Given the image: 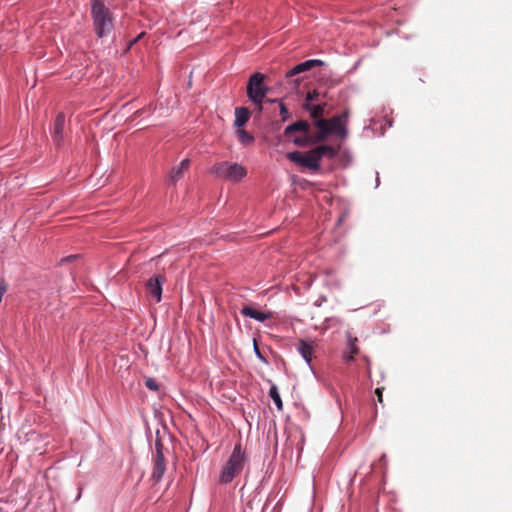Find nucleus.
I'll return each instance as SVG.
<instances>
[{"label":"nucleus","instance_id":"423d86ee","mask_svg":"<svg viewBox=\"0 0 512 512\" xmlns=\"http://www.w3.org/2000/svg\"><path fill=\"white\" fill-rule=\"evenodd\" d=\"M164 282L165 277L163 275L157 274L150 277L146 283V288L148 292L151 294L153 298H155L157 302H160L162 299Z\"/></svg>","mask_w":512,"mask_h":512},{"label":"nucleus","instance_id":"393cba45","mask_svg":"<svg viewBox=\"0 0 512 512\" xmlns=\"http://www.w3.org/2000/svg\"><path fill=\"white\" fill-rule=\"evenodd\" d=\"M279 113H280L282 122H286L290 117L288 109H287L286 105L283 103V101H279Z\"/></svg>","mask_w":512,"mask_h":512},{"label":"nucleus","instance_id":"aec40b11","mask_svg":"<svg viewBox=\"0 0 512 512\" xmlns=\"http://www.w3.org/2000/svg\"><path fill=\"white\" fill-rule=\"evenodd\" d=\"M269 396L273 400L274 405L278 410H282L283 408V402L278 390V387L275 384H271L269 389Z\"/></svg>","mask_w":512,"mask_h":512},{"label":"nucleus","instance_id":"6e6552de","mask_svg":"<svg viewBox=\"0 0 512 512\" xmlns=\"http://www.w3.org/2000/svg\"><path fill=\"white\" fill-rule=\"evenodd\" d=\"M247 462V456L241 444H236L226 463L242 472Z\"/></svg>","mask_w":512,"mask_h":512},{"label":"nucleus","instance_id":"473e14b6","mask_svg":"<svg viewBox=\"0 0 512 512\" xmlns=\"http://www.w3.org/2000/svg\"><path fill=\"white\" fill-rule=\"evenodd\" d=\"M256 110L258 111V113H261L262 110H263V103L259 104V105H254Z\"/></svg>","mask_w":512,"mask_h":512},{"label":"nucleus","instance_id":"6ab92c4d","mask_svg":"<svg viewBox=\"0 0 512 512\" xmlns=\"http://www.w3.org/2000/svg\"><path fill=\"white\" fill-rule=\"evenodd\" d=\"M357 342H358L357 338L351 337L350 335L348 336L347 348L349 350V354H344V359L347 362L353 361L354 360L353 356L358 353V348H357V345H356Z\"/></svg>","mask_w":512,"mask_h":512},{"label":"nucleus","instance_id":"f03ea898","mask_svg":"<svg viewBox=\"0 0 512 512\" xmlns=\"http://www.w3.org/2000/svg\"><path fill=\"white\" fill-rule=\"evenodd\" d=\"M210 173L219 179L237 183L247 176V169L239 163L221 161L211 167Z\"/></svg>","mask_w":512,"mask_h":512},{"label":"nucleus","instance_id":"a211bd4d","mask_svg":"<svg viewBox=\"0 0 512 512\" xmlns=\"http://www.w3.org/2000/svg\"><path fill=\"white\" fill-rule=\"evenodd\" d=\"M312 153L316 154L319 161H321L323 157H327L329 159L334 158L337 154V151L330 145H319L312 149Z\"/></svg>","mask_w":512,"mask_h":512},{"label":"nucleus","instance_id":"4468645a","mask_svg":"<svg viewBox=\"0 0 512 512\" xmlns=\"http://www.w3.org/2000/svg\"><path fill=\"white\" fill-rule=\"evenodd\" d=\"M235 121L234 127L242 128L249 121L251 112L247 107H236L234 110Z\"/></svg>","mask_w":512,"mask_h":512},{"label":"nucleus","instance_id":"4c0bfd02","mask_svg":"<svg viewBox=\"0 0 512 512\" xmlns=\"http://www.w3.org/2000/svg\"><path fill=\"white\" fill-rule=\"evenodd\" d=\"M144 111H145V109L138 110L137 114L140 116V115H142L144 113Z\"/></svg>","mask_w":512,"mask_h":512},{"label":"nucleus","instance_id":"ea45409f","mask_svg":"<svg viewBox=\"0 0 512 512\" xmlns=\"http://www.w3.org/2000/svg\"><path fill=\"white\" fill-rule=\"evenodd\" d=\"M360 61H357L356 64L354 65L353 69H356L359 65Z\"/></svg>","mask_w":512,"mask_h":512},{"label":"nucleus","instance_id":"1a4fd4ad","mask_svg":"<svg viewBox=\"0 0 512 512\" xmlns=\"http://www.w3.org/2000/svg\"><path fill=\"white\" fill-rule=\"evenodd\" d=\"M64 125H65V115L63 113L57 114V116L54 120L51 134H52V138H53L55 145L58 147L62 146L63 142H64V134H63Z\"/></svg>","mask_w":512,"mask_h":512},{"label":"nucleus","instance_id":"f3484780","mask_svg":"<svg viewBox=\"0 0 512 512\" xmlns=\"http://www.w3.org/2000/svg\"><path fill=\"white\" fill-rule=\"evenodd\" d=\"M295 132L308 133L309 132L308 122L306 120H299V121L289 124L284 129V135H286V136L291 135Z\"/></svg>","mask_w":512,"mask_h":512},{"label":"nucleus","instance_id":"7ed1b4c3","mask_svg":"<svg viewBox=\"0 0 512 512\" xmlns=\"http://www.w3.org/2000/svg\"><path fill=\"white\" fill-rule=\"evenodd\" d=\"M268 92L269 87L265 83V75L260 72L251 74L246 85V94L249 101L253 105H259L263 103Z\"/></svg>","mask_w":512,"mask_h":512},{"label":"nucleus","instance_id":"4be33fe9","mask_svg":"<svg viewBox=\"0 0 512 512\" xmlns=\"http://www.w3.org/2000/svg\"><path fill=\"white\" fill-rule=\"evenodd\" d=\"M236 134L238 136V140L242 145H250L254 142V136L247 132L246 130L239 128L236 131Z\"/></svg>","mask_w":512,"mask_h":512},{"label":"nucleus","instance_id":"72a5a7b5","mask_svg":"<svg viewBox=\"0 0 512 512\" xmlns=\"http://www.w3.org/2000/svg\"><path fill=\"white\" fill-rule=\"evenodd\" d=\"M279 101H281L280 99H269L268 102L270 103H278L279 104Z\"/></svg>","mask_w":512,"mask_h":512},{"label":"nucleus","instance_id":"cd10ccee","mask_svg":"<svg viewBox=\"0 0 512 512\" xmlns=\"http://www.w3.org/2000/svg\"><path fill=\"white\" fill-rule=\"evenodd\" d=\"M318 98V93L316 91L308 92L305 97V103L312 104L311 102L315 101Z\"/></svg>","mask_w":512,"mask_h":512},{"label":"nucleus","instance_id":"c85d7f7f","mask_svg":"<svg viewBox=\"0 0 512 512\" xmlns=\"http://www.w3.org/2000/svg\"><path fill=\"white\" fill-rule=\"evenodd\" d=\"M78 256L77 255H70V256H67V257H63L61 260H60V263H64V262H69V261H72L74 259H76Z\"/></svg>","mask_w":512,"mask_h":512},{"label":"nucleus","instance_id":"f704fd0d","mask_svg":"<svg viewBox=\"0 0 512 512\" xmlns=\"http://www.w3.org/2000/svg\"><path fill=\"white\" fill-rule=\"evenodd\" d=\"M386 459H387L386 454H383V455L381 456V458H380V461H381V462L386 463Z\"/></svg>","mask_w":512,"mask_h":512},{"label":"nucleus","instance_id":"2eb2a0df","mask_svg":"<svg viewBox=\"0 0 512 512\" xmlns=\"http://www.w3.org/2000/svg\"><path fill=\"white\" fill-rule=\"evenodd\" d=\"M241 472L236 468L230 466L228 463H225L220 474H219V483L221 484H229L233 481V479L239 475Z\"/></svg>","mask_w":512,"mask_h":512},{"label":"nucleus","instance_id":"f8f14e48","mask_svg":"<svg viewBox=\"0 0 512 512\" xmlns=\"http://www.w3.org/2000/svg\"><path fill=\"white\" fill-rule=\"evenodd\" d=\"M241 314L245 317H249L251 319H254L260 323L265 322L267 319L270 318V314L257 310L254 307L250 305H245L240 310Z\"/></svg>","mask_w":512,"mask_h":512},{"label":"nucleus","instance_id":"0eeeda50","mask_svg":"<svg viewBox=\"0 0 512 512\" xmlns=\"http://www.w3.org/2000/svg\"><path fill=\"white\" fill-rule=\"evenodd\" d=\"M323 65H325V62L320 59H309V60L300 62V63L296 64L295 66H293L291 69H289L285 73V77L292 78V77L299 75L303 72L309 71L316 66H323Z\"/></svg>","mask_w":512,"mask_h":512},{"label":"nucleus","instance_id":"9b49d317","mask_svg":"<svg viewBox=\"0 0 512 512\" xmlns=\"http://www.w3.org/2000/svg\"><path fill=\"white\" fill-rule=\"evenodd\" d=\"M315 126L317 128V133L315 135H312L314 138V141L316 143L324 141L329 135L331 134L330 126L327 120L325 119H317L315 121Z\"/></svg>","mask_w":512,"mask_h":512},{"label":"nucleus","instance_id":"bb28decb","mask_svg":"<svg viewBox=\"0 0 512 512\" xmlns=\"http://www.w3.org/2000/svg\"><path fill=\"white\" fill-rule=\"evenodd\" d=\"M254 353H255V356L263 363L267 364L268 361L267 359L263 356V354L261 353L256 341L254 340Z\"/></svg>","mask_w":512,"mask_h":512},{"label":"nucleus","instance_id":"5701e85b","mask_svg":"<svg viewBox=\"0 0 512 512\" xmlns=\"http://www.w3.org/2000/svg\"><path fill=\"white\" fill-rule=\"evenodd\" d=\"M303 107L314 118L319 117L323 113V111H324V107L322 105H319V104L305 103Z\"/></svg>","mask_w":512,"mask_h":512},{"label":"nucleus","instance_id":"b1692460","mask_svg":"<svg viewBox=\"0 0 512 512\" xmlns=\"http://www.w3.org/2000/svg\"><path fill=\"white\" fill-rule=\"evenodd\" d=\"M152 456H164L163 453V444L160 438V431H156V439H155V452Z\"/></svg>","mask_w":512,"mask_h":512},{"label":"nucleus","instance_id":"2f4dec72","mask_svg":"<svg viewBox=\"0 0 512 512\" xmlns=\"http://www.w3.org/2000/svg\"><path fill=\"white\" fill-rule=\"evenodd\" d=\"M379 185H380L379 173L376 172L375 188H377Z\"/></svg>","mask_w":512,"mask_h":512},{"label":"nucleus","instance_id":"58836bf2","mask_svg":"<svg viewBox=\"0 0 512 512\" xmlns=\"http://www.w3.org/2000/svg\"><path fill=\"white\" fill-rule=\"evenodd\" d=\"M386 123H387V125H388L389 127H391V126H392V124H393L392 120H387V121H386Z\"/></svg>","mask_w":512,"mask_h":512},{"label":"nucleus","instance_id":"a878e982","mask_svg":"<svg viewBox=\"0 0 512 512\" xmlns=\"http://www.w3.org/2000/svg\"><path fill=\"white\" fill-rule=\"evenodd\" d=\"M145 386L149 389V390H152V391H157L159 389V385L158 383L156 382L155 379L151 378V377H148L146 378L145 380Z\"/></svg>","mask_w":512,"mask_h":512},{"label":"nucleus","instance_id":"f257e3e1","mask_svg":"<svg viewBox=\"0 0 512 512\" xmlns=\"http://www.w3.org/2000/svg\"><path fill=\"white\" fill-rule=\"evenodd\" d=\"M91 19L96 36L100 39L107 37L114 27L112 12L103 0H91Z\"/></svg>","mask_w":512,"mask_h":512},{"label":"nucleus","instance_id":"20e7f679","mask_svg":"<svg viewBox=\"0 0 512 512\" xmlns=\"http://www.w3.org/2000/svg\"><path fill=\"white\" fill-rule=\"evenodd\" d=\"M286 157L289 161L310 170L317 171L320 169V161L317 155L312 153V149L306 153L297 150L288 152Z\"/></svg>","mask_w":512,"mask_h":512},{"label":"nucleus","instance_id":"9d476101","mask_svg":"<svg viewBox=\"0 0 512 512\" xmlns=\"http://www.w3.org/2000/svg\"><path fill=\"white\" fill-rule=\"evenodd\" d=\"M153 470L151 480L158 483L162 480L166 471V461L164 456H152Z\"/></svg>","mask_w":512,"mask_h":512},{"label":"nucleus","instance_id":"39448f33","mask_svg":"<svg viewBox=\"0 0 512 512\" xmlns=\"http://www.w3.org/2000/svg\"><path fill=\"white\" fill-rule=\"evenodd\" d=\"M349 112L346 110L340 115L333 116L329 121L330 131L332 135H336L341 139H345L348 135L346 122Z\"/></svg>","mask_w":512,"mask_h":512},{"label":"nucleus","instance_id":"ddd939ff","mask_svg":"<svg viewBox=\"0 0 512 512\" xmlns=\"http://www.w3.org/2000/svg\"><path fill=\"white\" fill-rule=\"evenodd\" d=\"M297 351L312 369L311 361L313 355V345L311 342L301 339L298 343Z\"/></svg>","mask_w":512,"mask_h":512},{"label":"nucleus","instance_id":"412c9836","mask_svg":"<svg viewBox=\"0 0 512 512\" xmlns=\"http://www.w3.org/2000/svg\"><path fill=\"white\" fill-rule=\"evenodd\" d=\"M292 142H293L294 145L299 146V147H308V146L316 144V142L314 141L313 136L312 135H307V133H305L304 136L295 137L292 140Z\"/></svg>","mask_w":512,"mask_h":512},{"label":"nucleus","instance_id":"c756f323","mask_svg":"<svg viewBox=\"0 0 512 512\" xmlns=\"http://www.w3.org/2000/svg\"><path fill=\"white\" fill-rule=\"evenodd\" d=\"M375 394L377 395V399L380 403H382L383 399H382V389L381 388H377L375 390Z\"/></svg>","mask_w":512,"mask_h":512},{"label":"nucleus","instance_id":"dca6fc26","mask_svg":"<svg viewBox=\"0 0 512 512\" xmlns=\"http://www.w3.org/2000/svg\"><path fill=\"white\" fill-rule=\"evenodd\" d=\"M190 160L188 158L183 159L179 165L172 168L169 174V180L175 184L183 177V172L189 167Z\"/></svg>","mask_w":512,"mask_h":512},{"label":"nucleus","instance_id":"c9c22d12","mask_svg":"<svg viewBox=\"0 0 512 512\" xmlns=\"http://www.w3.org/2000/svg\"><path fill=\"white\" fill-rule=\"evenodd\" d=\"M81 491H82V490H81V489H79V492H78V494H77V496H76V498H75V500H76V501L80 499V497H81Z\"/></svg>","mask_w":512,"mask_h":512},{"label":"nucleus","instance_id":"e433bc0d","mask_svg":"<svg viewBox=\"0 0 512 512\" xmlns=\"http://www.w3.org/2000/svg\"><path fill=\"white\" fill-rule=\"evenodd\" d=\"M301 80H302V78H297V79L294 80V83L295 84H299L301 82Z\"/></svg>","mask_w":512,"mask_h":512},{"label":"nucleus","instance_id":"7c9ffc66","mask_svg":"<svg viewBox=\"0 0 512 512\" xmlns=\"http://www.w3.org/2000/svg\"><path fill=\"white\" fill-rule=\"evenodd\" d=\"M142 36H143V33H140L136 38H134V39L130 42V44H129V48H130L131 46H133L134 44H136Z\"/></svg>","mask_w":512,"mask_h":512}]
</instances>
